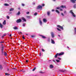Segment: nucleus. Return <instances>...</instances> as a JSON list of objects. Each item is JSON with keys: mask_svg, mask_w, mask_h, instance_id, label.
Returning a JSON list of instances; mask_svg holds the SVG:
<instances>
[{"mask_svg": "<svg viewBox=\"0 0 76 76\" xmlns=\"http://www.w3.org/2000/svg\"><path fill=\"white\" fill-rule=\"evenodd\" d=\"M22 20H23V21H24L25 22H26V20L25 19V18L24 17L22 18Z\"/></svg>", "mask_w": 76, "mask_h": 76, "instance_id": "9d476101", "label": "nucleus"}, {"mask_svg": "<svg viewBox=\"0 0 76 76\" xmlns=\"http://www.w3.org/2000/svg\"><path fill=\"white\" fill-rule=\"evenodd\" d=\"M61 7H62V8H66V6H63V5H61Z\"/></svg>", "mask_w": 76, "mask_h": 76, "instance_id": "4468645a", "label": "nucleus"}, {"mask_svg": "<svg viewBox=\"0 0 76 76\" xmlns=\"http://www.w3.org/2000/svg\"><path fill=\"white\" fill-rule=\"evenodd\" d=\"M50 68L52 69L53 67V65H50Z\"/></svg>", "mask_w": 76, "mask_h": 76, "instance_id": "2eb2a0df", "label": "nucleus"}, {"mask_svg": "<svg viewBox=\"0 0 76 76\" xmlns=\"http://www.w3.org/2000/svg\"><path fill=\"white\" fill-rule=\"evenodd\" d=\"M37 15V12H35V13H34V15L35 16H36V15Z\"/></svg>", "mask_w": 76, "mask_h": 76, "instance_id": "f704fd0d", "label": "nucleus"}, {"mask_svg": "<svg viewBox=\"0 0 76 76\" xmlns=\"http://www.w3.org/2000/svg\"><path fill=\"white\" fill-rule=\"evenodd\" d=\"M70 13L72 14V15L74 17H75V14H74V13H73L72 12V10H71V11H70Z\"/></svg>", "mask_w": 76, "mask_h": 76, "instance_id": "f03ea898", "label": "nucleus"}, {"mask_svg": "<svg viewBox=\"0 0 76 76\" xmlns=\"http://www.w3.org/2000/svg\"><path fill=\"white\" fill-rule=\"evenodd\" d=\"M34 37V36H31V37H32V38H33V37Z\"/></svg>", "mask_w": 76, "mask_h": 76, "instance_id": "4d7b16f0", "label": "nucleus"}, {"mask_svg": "<svg viewBox=\"0 0 76 76\" xmlns=\"http://www.w3.org/2000/svg\"><path fill=\"white\" fill-rule=\"evenodd\" d=\"M0 43H4V42H0Z\"/></svg>", "mask_w": 76, "mask_h": 76, "instance_id": "de8ad7c7", "label": "nucleus"}, {"mask_svg": "<svg viewBox=\"0 0 76 76\" xmlns=\"http://www.w3.org/2000/svg\"><path fill=\"white\" fill-rule=\"evenodd\" d=\"M39 22L40 25H42V21H41V20H40V18L39 19Z\"/></svg>", "mask_w": 76, "mask_h": 76, "instance_id": "6e6552de", "label": "nucleus"}, {"mask_svg": "<svg viewBox=\"0 0 76 76\" xmlns=\"http://www.w3.org/2000/svg\"><path fill=\"white\" fill-rule=\"evenodd\" d=\"M2 69H3V66H2V65L0 64V70H2Z\"/></svg>", "mask_w": 76, "mask_h": 76, "instance_id": "9b49d317", "label": "nucleus"}, {"mask_svg": "<svg viewBox=\"0 0 76 76\" xmlns=\"http://www.w3.org/2000/svg\"><path fill=\"white\" fill-rule=\"evenodd\" d=\"M20 34H22V32H20Z\"/></svg>", "mask_w": 76, "mask_h": 76, "instance_id": "69168bd1", "label": "nucleus"}, {"mask_svg": "<svg viewBox=\"0 0 76 76\" xmlns=\"http://www.w3.org/2000/svg\"><path fill=\"white\" fill-rule=\"evenodd\" d=\"M14 10V9L12 8H10V12H11L12 11H13V10Z\"/></svg>", "mask_w": 76, "mask_h": 76, "instance_id": "ddd939ff", "label": "nucleus"}, {"mask_svg": "<svg viewBox=\"0 0 76 76\" xmlns=\"http://www.w3.org/2000/svg\"><path fill=\"white\" fill-rule=\"evenodd\" d=\"M7 71H9V69H7Z\"/></svg>", "mask_w": 76, "mask_h": 76, "instance_id": "13d9d810", "label": "nucleus"}, {"mask_svg": "<svg viewBox=\"0 0 76 76\" xmlns=\"http://www.w3.org/2000/svg\"><path fill=\"white\" fill-rule=\"evenodd\" d=\"M74 30H75V34H76V28H75Z\"/></svg>", "mask_w": 76, "mask_h": 76, "instance_id": "bb28decb", "label": "nucleus"}, {"mask_svg": "<svg viewBox=\"0 0 76 76\" xmlns=\"http://www.w3.org/2000/svg\"><path fill=\"white\" fill-rule=\"evenodd\" d=\"M7 19H9L10 17H9V16L7 15Z\"/></svg>", "mask_w": 76, "mask_h": 76, "instance_id": "2f4dec72", "label": "nucleus"}, {"mask_svg": "<svg viewBox=\"0 0 76 76\" xmlns=\"http://www.w3.org/2000/svg\"><path fill=\"white\" fill-rule=\"evenodd\" d=\"M48 41H50V39H48Z\"/></svg>", "mask_w": 76, "mask_h": 76, "instance_id": "8fccbe9b", "label": "nucleus"}, {"mask_svg": "<svg viewBox=\"0 0 76 76\" xmlns=\"http://www.w3.org/2000/svg\"><path fill=\"white\" fill-rule=\"evenodd\" d=\"M28 60H26V63H28Z\"/></svg>", "mask_w": 76, "mask_h": 76, "instance_id": "c03bdc74", "label": "nucleus"}, {"mask_svg": "<svg viewBox=\"0 0 76 76\" xmlns=\"http://www.w3.org/2000/svg\"><path fill=\"white\" fill-rule=\"evenodd\" d=\"M71 1L73 3H75V1H74V0H71Z\"/></svg>", "mask_w": 76, "mask_h": 76, "instance_id": "6ab92c4d", "label": "nucleus"}, {"mask_svg": "<svg viewBox=\"0 0 76 76\" xmlns=\"http://www.w3.org/2000/svg\"><path fill=\"white\" fill-rule=\"evenodd\" d=\"M58 59L60 60H61V58H58Z\"/></svg>", "mask_w": 76, "mask_h": 76, "instance_id": "49530a36", "label": "nucleus"}, {"mask_svg": "<svg viewBox=\"0 0 76 76\" xmlns=\"http://www.w3.org/2000/svg\"><path fill=\"white\" fill-rule=\"evenodd\" d=\"M57 26L58 27V28H60L61 29H62V30H63V27L62 26H61L59 25H58Z\"/></svg>", "mask_w": 76, "mask_h": 76, "instance_id": "423d86ee", "label": "nucleus"}, {"mask_svg": "<svg viewBox=\"0 0 76 76\" xmlns=\"http://www.w3.org/2000/svg\"><path fill=\"white\" fill-rule=\"evenodd\" d=\"M11 36H12V34H10V37H11Z\"/></svg>", "mask_w": 76, "mask_h": 76, "instance_id": "603ef678", "label": "nucleus"}, {"mask_svg": "<svg viewBox=\"0 0 76 76\" xmlns=\"http://www.w3.org/2000/svg\"><path fill=\"white\" fill-rule=\"evenodd\" d=\"M21 21H22V20H21V19H19L17 20L16 21L17 23H19L20 22H21Z\"/></svg>", "mask_w": 76, "mask_h": 76, "instance_id": "39448f33", "label": "nucleus"}, {"mask_svg": "<svg viewBox=\"0 0 76 76\" xmlns=\"http://www.w3.org/2000/svg\"><path fill=\"white\" fill-rule=\"evenodd\" d=\"M23 39H25V37H24V36H23Z\"/></svg>", "mask_w": 76, "mask_h": 76, "instance_id": "c9c22d12", "label": "nucleus"}, {"mask_svg": "<svg viewBox=\"0 0 76 76\" xmlns=\"http://www.w3.org/2000/svg\"><path fill=\"white\" fill-rule=\"evenodd\" d=\"M21 72H25V70H22L21 71Z\"/></svg>", "mask_w": 76, "mask_h": 76, "instance_id": "58836bf2", "label": "nucleus"}, {"mask_svg": "<svg viewBox=\"0 0 76 76\" xmlns=\"http://www.w3.org/2000/svg\"><path fill=\"white\" fill-rule=\"evenodd\" d=\"M61 15H62V16H64V14H63V13H61Z\"/></svg>", "mask_w": 76, "mask_h": 76, "instance_id": "e433bc0d", "label": "nucleus"}, {"mask_svg": "<svg viewBox=\"0 0 76 76\" xmlns=\"http://www.w3.org/2000/svg\"><path fill=\"white\" fill-rule=\"evenodd\" d=\"M3 25H6V20H4L3 22Z\"/></svg>", "mask_w": 76, "mask_h": 76, "instance_id": "f3484780", "label": "nucleus"}, {"mask_svg": "<svg viewBox=\"0 0 76 76\" xmlns=\"http://www.w3.org/2000/svg\"><path fill=\"white\" fill-rule=\"evenodd\" d=\"M29 12H26L27 14H29Z\"/></svg>", "mask_w": 76, "mask_h": 76, "instance_id": "a18cd8bd", "label": "nucleus"}, {"mask_svg": "<svg viewBox=\"0 0 76 76\" xmlns=\"http://www.w3.org/2000/svg\"><path fill=\"white\" fill-rule=\"evenodd\" d=\"M42 6H45V4H42Z\"/></svg>", "mask_w": 76, "mask_h": 76, "instance_id": "37998d69", "label": "nucleus"}, {"mask_svg": "<svg viewBox=\"0 0 76 76\" xmlns=\"http://www.w3.org/2000/svg\"><path fill=\"white\" fill-rule=\"evenodd\" d=\"M61 11H62V10H63V9H60V10Z\"/></svg>", "mask_w": 76, "mask_h": 76, "instance_id": "864d4df0", "label": "nucleus"}, {"mask_svg": "<svg viewBox=\"0 0 76 76\" xmlns=\"http://www.w3.org/2000/svg\"><path fill=\"white\" fill-rule=\"evenodd\" d=\"M5 6H9V5L7 4H4Z\"/></svg>", "mask_w": 76, "mask_h": 76, "instance_id": "b1692460", "label": "nucleus"}, {"mask_svg": "<svg viewBox=\"0 0 76 76\" xmlns=\"http://www.w3.org/2000/svg\"><path fill=\"white\" fill-rule=\"evenodd\" d=\"M64 54V52H61L59 54L58 53H57L55 56V58H56L57 57V56H61L62 55H63Z\"/></svg>", "mask_w": 76, "mask_h": 76, "instance_id": "f257e3e1", "label": "nucleus"}, {"mask_svg": "<svg viewBox=\"0 0 76 76\" xmlns=\"http://www.w3.org/2000/svg\"><path fill=\"white\" fill-rule=\"evenodd\" d=\"M53 1H56V0H53Z\"/></svg>", "mask_w": 76, "mask_h": 76, "instance_id": "bf43d9fd", "label": "nucleus"}, {"mask_svg": "<svg viewBox=\"0 0 76 76\" xmlns=\"http://www.w3.org/2000/svg\"><path fill=\"white\" fill-rule=\"evenodd\" d=\"M64 13L66 14V11H64Z\"/></svg>", "mask_w": 76, "mask_h": 76, "instance_id": "3c124183", "label": "nucleus"}, {"mask_svg": "<svg viewBox=\"0 0 76 76\" xmlns=\"http://www.w3.org/2000/svg\"><path fill=\"white\" fill-rule=\"evenodd\" d=\"M58 37H60V35H58Z\"/></svg>", "mask_w": 76, "mask_h": 76, "instance_id": "0e129e2a", "label": "nucleus"}, {"mask_svg": "<svg viewBox=\"0 0 76 76\" xmlns=\"http://www.w3.org/2000/svg\"><path fill=\"white\" fill-rule=\"evenodd\" d=\"M54 11H55V10H52V12H54Z\"/></svg>", "mask_w": 76, "mask_h": 76, "instance_id": "79ce46f5", "label": "nucleus"}, {"mask_svg": "<svg viewBox=\"0 0 76 76\" xmlns=\"http://www.w3.org/2000/svg\"><path fill=\"white\" fill-rule=\"evenodd\" d=\"M57 9H60L59 7H58L56 8Z\"/></svg>", "mask_w": 76, "mask_h": 76, "instance_id": "a19ab883", "label": "nucleus"}, {"mask_svg": "<svg viewBox=\"0 0 76 76\" xmlns=\"http://www.w3.org/2000/svg\"><path fill=\"white\" fill-rule=\"evenodd\" d=\"M42 6L39 5L37 7V9H42Z\"/></svg>", "mask_w": 76, "mask_h": 76, "instance_id": "0eeeda50", "label": "nucleus"}, {"mask_svg": "<svg viewBox=\"0 0 76 76\" xmlns=\"http://www.w3.org/2000/svg\"><path fill=\"white\" fill-rule=\"evenodd\" d=\"M27 18H29V16H27Z\"/></svg>", "mask_w": 76, "mask_h": 76, "instance_id": "052dcab7", "label": "nucleus"}, {"mask_svg": "<svg viewBox=\"0 0 76 76\" xmlns=\"http://www.w3.org/2000/svg\"><path fill=\"white\" fill-rule=\"evenodd\" d=\"M33 4H35V3H33Z\"/></svg>", "mask_w": 76, "mask_h": 76, "instance_id": "680f3d73", "label": "nucleus"}, {"mask_svg": "<svg viewBox=\"0 0 76 76\" xmlns=\"http://www.w3.org/2000/svg\"><path fill=\"white\" fill-rule=\"evenodd\" d=\"M13 69H15V68H13Z\"/></svg>", "mask_w": 76, "mask_h": 76, "instance_id": "338daca9", "label": "nucleus"}, {"mask_svg": "<svg viewBox=\"0 0 76 76\" xmlns=\"http://www.w3.org/2000/svg\"><path fill=\"white\" fill-rule=\"evenodd\" d=\"M6 34H4L3 35L4 36H4H6Z\"/></svg>", "mask_w": 76, "mask_h": 76, "instance_id": "6e6d98bb", "label": "nucleus"}, {"mask_svg": "<svg viewBox=\"0 0 76 76\" xmlns=\"http://www.w3.org/2000/svg\"><path fill=\"white\" fill-rule=\"evenodd\" d=\"M50 34H51V36L52 38H54V34L53 32H51Z\"/></svg>", "mask_w": 76, "mask_h": 76, "instance_id": "7ed1b4c3", "label": "nucleus"}, {"mask_svg": "<svg viewBox=\"0 0 76 76\" xmlns=\"http://www.w3.org/2000/svg\"><path fill=\"white\" fill-rule=\"evenodd\" d=\"M56 12H57V13H60V12H59V11L57 10H56Z\"/></svg>", "mask_w": 76, "mask_h": 76, "instance_id": "5701e85b", "label": "nucleus"}, {"mask_svg": "<svg viewBox=\"0 0 76 76\" xmlns=\"http://www.w3.org/2000/svg\"><path fill=\"white\" fill-rule=\"evenodd\" d=\"M51 43L52 44H55V42L54 41V40L53 39H51Z\"/></svg>", "mask_w": 76, "mask_h": 76, "instance_id": "1a4fd4ad", "label": "nucleus"}, {"mask_svg": "<svg viewBox=\"0 0 76 76\" xmlns=\"http://www.w3.org/2000/svg\"><path fill=\"white\" fill-rule=\"evenodd\" d=\"M67 48H69V47L67 46Z\"/></svg>", "mask_w": 76, "mask_h": 76, "instance_id": "e2e57ef3", "label": "nucleus"}, {"mask_svg": "<svg viewBox=\"0 0 76 76\" xmlns=\"http://www.w3.org/2000/svg\"><path fill=\"white\" fill-rule=\"evenodd\" d=\"M36 69V68H34V69H33V72H34V71H35Z\"/></svg>", "mask_w": 76, "mask_h": 76, "instance_id": "473e14b6", "label": "nucleus"}, {"mask_svg": "<svg viewBox=\"0 0 76 76\" xmlns=\"http://www.w3.org/2000/svg\"><path fill=\"white\" fill-rule=\"evenodd\" d=\"M18 9H20V8H18Z\"/></svg>", "mask_w": 76, "mask_h": 76, "instance_id": "774afa93", "label": "nucleus"}, {"mask_svg": "<svg viewBox=\"0 0 76 76\" xmlns=\"http://www.w3.org/2000/svg\"><path fill=\"white\" fill-rule=\"evenodd\" d=\"M4 50V47L2 46L1 47V52L2 53V54H3L4 53V51H3Z\"/></svg>", "mask_w": 76, "mask_h": 76, "instance_id": "20e7f679", "label": "nucleus"}, {"mask_svg": "<svg viewBox=\"0 0 76 76\" xmlns=\"http://www.w3.org/2000/svg\"><path fill=\"white\" fill-rule=\"evenodd\" d=\"M60 72H64V71H63V70L62 69H61L60 70Z\"/></svg>", "mask_w": 76, "mask_h": 76, "instance_id": "393cba45", "label": "nucleus"}, {"mask_svg": "<svg viewBox=\"0 0 76 76\" xmlns=\"http://www.w3.org/2000/svg\"><path fill=\"white\" fill-rule=\"evenodd\" d=\"M25 25H26V24H25V23H23V26H25Z\"/></svg>", "mask_w": 76, "mask_h": 76, "instance_id": "72a5a7b5", "label": "nucleus"}, {"mask_svg": "<svg viewBox=\"0 0 76 76\" xmlns=\"http://www.w3.org/2000/svg\"><path fill=\"white\" fill-rule=\"evenodd\" d=\"M20 12L19 11L18 12V13L16 14V15H20Z\"/></svg>", "mask_w": 76, "mask_h": 76, "instance_id": "412c9836", "label": "nucleus"}, {"mask_svg": "<svg viewBox=\"0 0 76 76\" xmlns=\"http://www.w3.org/2000/svg\"><path fill=\"white\" fill-rule=\"evenodd\" d=\"M50 14V11H48L47 12V15L48 16H49Z\"/></svg>", "mask_w": 76, "mask_h": 76, "instance_id": "dca6fc26", "label": "nucleus"}, {"mask_svg": "<svg viewBox=\"0 0 76 76\" xmlns=\"http://www.w3.org/2000/svg\"><path fill=\"white\" fill-rule=\"evenodd\" d=\"M42 51H43V52H44L45 51V50H44V49H42Z\"/></svg>", "mask_w": 76, "mask_h": 76, "instance_id": "4c0bfd02", "label": "nucleus"}, {"mask_svg": "<svg viewBox=\"0 0 76 76\" xmlns=\"http://www.w3.org/2000/svg\"><path fill=\"white\" fill-rule=\"evenodd\" d=\"M56 61L57 63H58V62H60V61L58 60H56Z\"/></svg>", "mask_w": 76, "mask_h": 76, "instance_id": "c756f323", "label": "nucleus"}, {"mask_svg": "<svg viewBox=\"0 0 76 76\" xmlns=\"http://www.w3.org/2000/svg\"><path fill=\"white\" fill-rule=\"evenodd\" d=\"M5 75H8V76H9V75H10V74H8L7 73H5Z\"/></svg>", "mask_w": 76, "mask_h": 76, "instance_id": "cd10ccee", "label": "nucleus"}, {"mask_svg": "<svg viewBox=\"0 0 76 76\" xmlns=\"http://www.w3.org/2000/svg\"><path fill=\"white\" fill-rule=\"evenodd\" d=\"M74 9H76V4H75L74 5Z\"/></svg>", "mask_w": 76, "mask_h": 76, "instance_id": "a878e982", "label": "nucleus"}, {"mask_svg": "<svg viewBox=\"0 0 76 76\" xmlns=\"http://www.w3.org/2000/svg\"><path fill=\"white\" fill-rule=\"evenodd\" d=\"M14 29H18V28H17L16 27H15L14 28Z\"/></svg>", "mask_w": 76, "mask_h": 76, "instance_id": "7c9ffc66", "label": "nucleus"}, {"mask_svg": "<svg viewBox=\"0 0 76 76\" xmlns=\"http://www.w3.org/2000/svg\"><path fill=\"white\" fill-rule=\"evenodd\" d=\"M4 35L3 36H2V38H4Z\"/></svg>", "mask_w": 76, "mask_h": 76, "instance_id": "5fc2aeb1", "label": "nucleus"}, {"mask_svg": "<svg viewBox=\"0 0 76 76\" xmlns=\"http://www.w3.org/2000/svg\"><path fill=\"white\" fill-rule=\"evenodd\" d=\"M57 29L58 31H61V30L60 29L58 28H57Z\"/></svg>", "mask_w": 76, "mask_h": 76, "instance_id": "c85d7f7f", "label": "nucleus"}, {"mask_svg": "<svg viewBox=\"0 0 76 76\" xmlns=\"http://www.w3.org/2000/svg\"><path fill=\"white\" fill-rule=\"evenodd\" d=\"M43 21L45 23L47 22V20L45 18L43 19Z\"/></svg>", "mask_w": 76, "mask_h": 76, "instance_id": "f8f14e48", "label": "nucleus"}, {"mask_svg": "<svg viewBox=\"0 0 76 76\" xmlns=\"http://www.w3.org/2000/svg\"><path fill=\"white\" fill-rule=\"evenodd\" d=\"M42 38H44V39L46 38V37L44 36H42Z\"/></svg>", "mask_w": 76, "mask_h": 76, "instance_id": "aec40b11", "label": "nucleus"}, {"mask_svg": "<svg viewBox=\"0 0 76 76\" xmlns=\"http://www.w3.org/2000/svg\"><path fill=\"white\" fill-rule=\"evenodd\" d=\"M4 55L5 56H7V53L6 52H4Z\"/></svg>", "mask_w": 76, "mask_h": 76, "instance_id": "4be33fe9", "label": "nucleus"}, {"mask_svg": "<svg viewBox=\"0 0 76 76\" xmlns=\"http://www.w3.org/2000/svg\"><path fill=\"white\" fill-rule=\"evenodd\" d=\"M39 56H41V53H40L39 54Z\"/></svg>", "mask_w": 76, "mask_h": 76, "instance_id": "09e8293b", "label": "nucleus"}, {"mask_svg": "<svg viewBox=\"0 0 76 76\" xmlns=\"http://www.w3.org/2000/svg\"><path fill=\"white\" fill-rule=\"evenodd\" d=\"M0 27L1 28H3V26L2 25H1V23H0Z\"/></svg>", "mask_w": 76, "mask_h": 76, "instance_id": "a211bd4d", "label": "nucleus"}, {"mask_svg": "<svg viewBox=\"0 0 76 76\" xmlns=\"http://www.w3.org/2000/svg\"><path fill=\"white\" fill-rule=\"evenodd\" d=\"M22 6H25V4H22Z\"/></svg>", "mask_w": 76, "mask_h": 76, "instance_id": "ea45409f", "label": "nucleus"}]
</instances>
